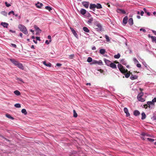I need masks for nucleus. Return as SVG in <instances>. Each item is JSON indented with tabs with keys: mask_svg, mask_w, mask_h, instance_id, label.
I'll use <instances>...</instances> for the list:
<instances>
[{
	"mask_svg": "<svg viewBox=\"0 0 156 156\" xmlns=\"http://www.w3.org/2000/svg\"><path fill=\"white\" fill-rule=\"evenodd\" d=\"M73 117H74L76 118L77 116V114L76 113V111L75 110H73Z\"/></svg>",
	"mask_w": 156,
	"mask_h": 156,
	"instance_id": "37",
	"label": "nucleus"
},
{
	"mask_svg": "<svg viewBox=\"0 0 156 156\" xmlns=\"http://www.w3.org/2000/svg\"><path fill=\"white\" fill-rule=\"evenodd\" d=\"M143 64L146 67L147 69H149V67L147 65V64L145 62H143Z\"/></svg>",
	"mask_w": 156,
	"mask_h": 156,
	"instance_id": "34",
	"label": "nucleus"
},
{
	"mask_svg": "<svg viewBox=\"0 0 156 156\" xmlns=\"http://www.w3.org/2000/svg\"><path fill=\"white\" fill-rule=\"evenodd\" d=\"M14 93L17 96H19L20 94V92L18 90L14 91Z\"/></svg>",
	"mask_w": 156,
	"mask_h": 156,
	"instance_id": "30",
	"label": "nucleus"
},
{
	"mask_svg": "<svg viewBox=\"0 0 156 156\" xmlns=\"http://www.w3.org/2000/svg\"><path fill=\"white\" fill-rule=\"evenodd\" d=\"M21 112L22 113L24 114L25 115H27V112L25 109H23L21 110Z\"/></svg>",
	"mask_w": 156,
	"mask_h": 156,
	"instance_id": "32",
	"label": "nucleus"
},
{
	"mask_svg": "<svg viewBox=\"0 0 156 156\" xmlns=\"http://www.w3.org/2000/svg\"><path fill=\"white\" fill-rule=\"evenodd\" d=\"M6 116L8 118H9V119H14V118L12 117L10 115H9V114H7L6 115Z\"/></svg>",
	"mask_w": 156,
	"mask_h": 156,
	"instance_id": "38",
	"label": "nucleus"
},
{
	"mask_svg": "<svg viewBox=\"0 0 156 156\" xmlns=\"http://www.w3.org/2000/svg\"><path fill=\"white\" fill-rule=\"evenodd\" d=\"M124 111L125 112L126 114V116H128L130 115L129 113V112L128 110L126 108H125L124 109Z\"/></svg>",
	"mask_w": 156,
	"mask_h": 156,
	"instance_id": "21",
	"label": "nucleus"
},
{
	"mask_svg": "<svg viewBox=\"0 0 156 156\" xmlns=\"http://www.w3.org/2000/svg\"><path fill=\"white\" fill-rule=\"evenodd\" d=\"M45 9L48 10L49 11H50L51 10H52V8L50 7L49 6H46L45 7Z\"/></svg>",
	"mask_w": 156,
	"mask_h": 156,
	"instance_id": "33",
	"label": "nucleus"
},
{
	"mask_svg": "<svg viewBox=\"0 0 156 156\" xmlns=\"http://www.w3.org/2000/svg\"><path fill=\"white\" fill-rule=\"evenodd\" d=\"M69 58L70 59L73 58L74 57V54H72L69 55Z\"/></svg>",
	"mask_w": 156,
	"mask_h": 156,
	"instance_id": "53",
	"label": "nucleus"
},
{
	"mask_svg": "<svg viewBox=\"0 0 156 156\" xmlns=\"http://www.w3.org/2000/svg\"><path fill=\"white\" fill-rule=\"evenodd\" d=\"M42 62L43 64L47 67H51V64L50 62H48V63H47L45 61H43Z\"/></svg>",
	"mask_w": 156,
	"mask_h": 156,
	"instance_id": "20",
	"label": "nucleus"
},
{
	"mask_svg": "<svg viewBox=\"0 0 156 156\" xmlns=\"http://www.w3.org/2000/svg\"><path fill=\"white\" fill-rule=\"evenodd\" d=\"M96 8L97 9H100L102 8L101 5L100 3H97L96 4Z\"/></svg>",
	"mask_w": 156,
	"mask_h": 156,
	"instance_id": "24",
	"label": "nucleus"
},
{
	"mask_svg": "<svg viewBox=\"0 0 156 156\" xmlns=\"http://www.w3.org/2000/svg\"><path fill=\"white\" fill-rule=\"evenodd\" d=\"M117 66L119 71L122 73L124 74L127 73L128 71L127 69H126L121 64L119 63Z\"/></svg>",
	"mask_w": 156,
	"mask_h": 156,
	"instance_id": "3",
	"label": "nucleus"
},
{
	"mask_svg": "<svg viewBox=\"0 0 156 156\" xmlns=\"http://www.w3.org/2000/svg\"><path fill=\"white\" fill-rule=\"evenodd\" d=\"M152 32L155 35H156V31L154 30H152Z\"/></svg>",
	"mask_w": 156,
	"mask_h": 156,
	"instance_id": "62",
	"label": "nucleus"
},
{
	"mask_svg": "<svg viewBox=\"0 0 156 156\" xmlns=\"http://www.w3.org/2000/svg\"><path fill=\"white\" fill-rule=\"evenodd\" d=\"M128 17L126 16H125L123 19L122 22L123 24L124 25H125L127 23L128 21Z\"/></svg>",
	"mask_w": 156,
	"mask_h": 156,
	"instance_id": "9",
	"label": "nucleus"
},
{
	"mask_svg": "<svg viewBox=\"0 0 156 156\" xmlns=\"http://www.w3.org/2000/svg\"><path fill=\"white\" fill-rule=\"evenodd\" d=\"M1 13L4 16H6L7 15V12L5 11H2Z\"/></svg>",
	"mask_w": 156,
	"mask_h": 156,
	"instance_id": "36",
	"label": "nucleus"
},
{
	"mask_svg": "<svg viewBox=\"0 0 156 156\" xmlns=\"http://www.w3.org/2000/svg\"><path fill=\"white\" fill-rule=\"evenodd\" d=\"M18 28L20 31L23 32L25 34H28V31L26 27L23 25L22 24H19L18 25Z\"/></svg>",
	"mask_w": 156,
	"mask_h": 156,
	"instance_id": "2",
	"label": "nucleus"
},
{
	"mask_svg": "<svg viewBox=\"0 0 156 156\" xmlns=\"http://www.w3.org/2000/svg\"><path fill=\"white\" fill-rule=\"evenodd\" d=\"M36 38L37 40V41H41V39H40V37H36Z\"/></svg>",
	"mask_w": 156,
	"mask_h": 156,
	"instance_id": "56",
	"label": "nucleus"
},
{
	"mask_svg": "<svg viewBox=\"0 0 156 156\" xmlns=\"http://www.w3.org/2000/svg\"><path fill=\"white\" fill-rule=\"evenodd\" d=\"M140 31H143V32L144 33H145L146 32V30L145 29H144L143 28H140Z\"/></svg>",
	"mask_w": 156,
	"mask_h": 156,
	"instance_id": "52",
	"label": "nucleus"
},
{
	"mask_svg": "<svg viewBox=\"0 0 156 156\" xmlns=\"http://www.w3.org/2000/svg\"><path fill=\"white\" fill-rule=\"evenodd\" d=\"M10 60L14 65L16 66L17 65L16 64H17L19 62L14 59L10 58Z\"/></svg>",
	"mask_w": 156,
	"mask_h": 156,
	"instance_id": "8",
	"label": "nucleus"
},
{
	"mask_svg": "<svg viewBox=\"0 0 156 156\" xmlns=\"http://www.w3.org/2000/svg\"><path fill=\"white\" fill-rule=\"evenodd\" d=\"M83 30L85 32L87 33H89V30L87 27H83Z\"/></svg>",
	"mask_w": 156,
	"mask_h": 156,
	"instance_id": "31",
	"label": "nucleus"
},
{
	"mask_svg": "<svg viewBox=\"0 0 156 156\" xmlns=\"http://www.w3.org/2000/svg\"><path fill=\"white\" fill-rule=\"evenodd\" d=\"M104 61L106 64L108 66H110V64L111 63V62L106 58L104 59Z\"/></svg>",
	"mask_w": 156,
	"mask_h": 156,
	"instance_id": "17",
	"label": "nucleus"
},
{
	"mask_svg": "<svg viewBox=\"0 0 156 156\" xmlns=\"http://www.w3.org/2000/svg\"><path fill=\"white\" fill-rule=\"evenodd\" d=\"M35 5L37 8H41L43 6V4L39 2H38Z\"/></svg>",
	"mask_w": 156,
	"mask_h": 156,
	"instance_id": "15",
	"label": "nucleus"
},
{
	"mask_svg": "<svg viewBox=\"0 0 156 156\" xmlns=\"http://www.w3.org/2000/svg\"><path fill=\"white\" fill-rule=\"evenodd\" d=\"M137 78L138 76H137L136 75H133V74H131L130 78L131 80H133L136 79Z\"/></svg>",
	"mask_w": 156,
	"mask_h": 156,
	"instance_id": "23",
	"label": "nucleus"
},
{
	"mask_svg": "<svg viewBox=\"0 0 156 156\" xmlns=\"http://www.w3.org/2000/svg\"><path fill=\"white\" fill-rule=\"evenodd\" d=\"M11 14H12L13 15H15L14 12L13 11H11L9 12L8 14L9 15H10Z\"/></svg>",
	"mask_w": 156,
	"mask_h": 156,
	"instance_id": "51",
	"label": "nucleus"
},
{
	"mask_svg": "<svg viewBox=\"0 0 156 156\" xmlns=\"http://www.w3.org/2000/svg\"><path fill=\"white\" fill-rule=\"evenodd\" d=\"M89 8L90 9L94 12L95 10L96 4H90Z\"/></svg>",
	"mask_w": 156,
	"mask_h": 156,
	"instance_id": "6",
	"label": "nucleus"
},
{
	"mask_svg": "<svg viewBox=\"0 0 156 156\" xmlns=\"http://www.w3.org/2000/svg\"><path fill=\"white\" fill-rule=\"evenodd\" d=\"M70 30H71L73 34L74 35L76 38L78 37L76 31L72 28H70Z\"/></svg>",
	"mask_w": 156,
	"mask_h": 156,
	"instance_id": "12",
	"label": "nucleus"
},
{
	"mask_svg": "<svg viewBox=\"0 0 156 156\" xmlns=\"http://www.w3.org/2000/svg\"><path fill=\"white\" fill-rule=\"evenodd\" d=\"M105 37L106 40V41L109 42L110 41V40L109 38V37L107 35H105Z\"/></svg>",
	"mask_w": 156,
	"mask_h": 156,
	"instance_id": "41",
	"label": "nucleus"
},
{
	"mask_svg": "<svg viewBox=\"0 0 156 156\" xmlns=\"http://www.w3.org/2000/svg\"><path fill=\"white\" fill-rule=\"evenodd\" d=\"M117 11L118 13H120L125 14L126 13V12L125 10H123L122 9H117Z\"/></svg>",
	"mask_w": 156,
	"mask_h": 156,
	"instance_id": "10",
	"label": "nucleus"
},
{
	"mask_svg": "<svg viewBox=\"0 0 156 156\" xmlns=\"http://www.w3.org/2000/svg\"><path fill=\"white\" fill-rule=\"evenodd\" d=\"M133 61L135 63H138L139 62L137 60L136 58H133Z\"/></svg>",
	"mask_w": 156,
	"mask_h": 156,
	"instance_id": "49",
	"label": "nucleus"
},
{
	"mask_svg": "<svg viewBox=\"0 0 156 156\" xmlns=\"http://www.w3.org/2000/svg\"><path fill=\"white\" fill-rule=\"evenodd\" d=\"M16 79L17 80H19L21 82H23V81L22 79L20 78L16 77Z\"/></svg>",
	"mask_w": 156,
	"mask_h": 156,
	"instance_id": "50",
	"label": "nucleus"
},
{
	"mask_svg": "<svg viewBox=\"0 0 156 156\" xmlns=\"http://www.w3.org/2000/svg\"><path fill=\"white\" fill-rule=\"evenodd\" d=\"M120 57V55L119 53H118L117 55L114 56V57L115 58H119Z\"/></svg>",
	"mask_w": 156,
	"mask_h": 156,
	"instance_id": "35",
	"label": "nucleus"
},
{
	"mask_svg": "<svg viewBox=\"0 0 156 156\" xmlns=\"http://www.w3.org/2000/svg\"><path fill=\"white\" fill-rule=\"evenodd\" d=\"M140 15H141V16H143V14H144V12L142 11L141 12H140Z\"/></svg>",
	"mask_w": 156,
	"mask_h": 156,
	"instance_id": "63",
	"label": "nucleus"
},
{
	"mask_svg": "<svg viewBox=\"0 0 156 156\" xmlns=\"http://www.w3.org/2000/svg\"><path fill=\"white\" fill-rule=\"evenodd\" d=\"M56 65L57 66H60L62 65V64L61 63H58L56 64Z\"/></svg>",
	"mask_w": 156,
	"mask_h": 156,
	"instance_id": "60",
	"label": "nucleus"
},
{
	"mask_svg": "<svg viewBox=\"0 0 156 156\" xmlns=\"http://www.w3.org/2000/svg\"><path fill=\"white\" fill-rule=\"evenodd\" d=\"M87 61L88 62H90L92 61V58L90 57H89L88 58Z\"/></svg>",
	"mask_w": 156,
	"mask_h": 156,
	"instance_id": "39",
	"label": "nucleus"
},
{
	"mask_svg": "<svg viewBox=\"0 0 156 156\" xmlns=\"http://www.w3.org/2000/svg\"><path fill=\"white\" fill-rule=\"evenodd\" d=\"M1 25L3 26V27L4 28H7L8 26L9 25V24L5 22H2L1 23Z\"/></svg>",
	"mask_w": 156,
	"mask_h": 156,
	"instance_id": "14",
	"label": "nucleus"
},
{
	"mask_svg": "<svg viewBox=\"0 0 156 156\" xmlns=\"http://www.w3.org/2000/svg\"><path fill=\"white\" fill-rule=\"evenodd\" d=\"M97 62V64L99 65H102L103 64H102V62L101 60H100L99 61H98V62Z\"/></svg>",
	"mask_w": 156,
	"mask_h": 156,
	"instance_id": "44",
	"label": "nucleus"
},
{
	"mask_svg": "<svg viewBox=\"0 0 156 156\" xmlns=\"http://www.w3.org/2000/svg\"><path fill=\"white\" fill-rule=\"evenodd\" d=\"M148 36L149 38H151L153 42L156 43V37L151 36L150 34H148Z\"/></svg>",
	"mask_w": 156,
	"mask_h": 156,
	"instance_id": "7",
	"label": "nucleus"
},
{
	"mask_svg": "<svg viewBox=\"0 0 156 156\" xmlns=\"http://www.w3.org/2000/svg\"><path fill=\"white\" fill-rule=\"evenodd\" d=\"M138 101H141L142 102H144L145 101V99L144 98H137Z\"/></svg>",
	"mask_w": 156,
	"mask_h": 156,
	"instance_id": "40",
	"label": "nucleus"
},
{
	"mask_svg": "<svg viewBox=\"0 0 156 156\" xmlns=\"http://www.w3.org/2000/svg\"><path fill=\"white\" fill-rule=\"evenodd\" d=\"M140 114V112L137 110H135L133 112L134 115L136 116L139 115Z\"/></svg>",
	"mask_w": 156,
	"mask_h": 156,
	"instance_id": "25",
	"label": "nucleus"
},
{
	"mask_svg": "<svg viewBox=\"0 0 156 156\" xmlns=\"http://www.w3.org/2000/svg\"><path fill=\"white\" fill-rule=\"evenodd\" d=\"M120 62L122 64L125 66H126L127 63L126 61L124 59H122L121 60Z\"/></svg>",
	"mask_w": 156,
	"mask_h": 156,
	"instance_id": "27",
	"label": "nucleus"
},
{
	"mask_svg": "<svg viewBox=\"0 0 156 156\" xmlns=\"http://www.w3.org/2000/svg\"><path fill=\"white\" fill-rule=\"evenodd\" d=\"M111 67L113 69H116L117 66L114 63L111 62L110 64V66H109Z\"/></svg>",
	"mask_w": 156,
	"mask_h": 156,
	"instance_id": "22",
	"label": "nucleus"
},
{
	"mask_svg": "<svg viewBox=\"0 0 156 156\" xmlns=\"http://www.w3.org/2000/svg\"><path fill=\"white\" fill-rule=\"evenodd\" d=\"M99 52L100 54L103 55L105 53L106 51L105 49H101L100 50Z\"/></svg>",
	"mask_w": 156,
	"mask_h": 156,
	"instance_id": "28",
	"label": "nucleus"
},
{
	"mask_svg": "<svg viewBox=\"0 0 156 156\" xmlns=\"http://www.w3.org/2000/svg\"><path fill=\"white\" fill-rule=\"evenodd\" d=\"M96 49V48L95 46H94L92 47V49L93 50H95Z\"/></svg>",
	"mask_w": 156,
	"mask_h": 156,
	"instance_id": "64",
	"label": "nucleus"
},
{
	"mask_svg": "<svg viewBox=\"0 0 156 156\" xmlns=\"http://www.w3.org/2000/svg\"><path fill=\"white\" fill-rule=\"evenodd\" d=\"M147 139L151 142H152L154 141V139L150 138H147Z\"/></svg>",
	"mask_w": 156,
	"mask_h": 156,
	"instance_id": "45",
	"label": "nucleus"
},
{
	"mask_svg": "<svg viewBox=\"0 0 156 156\" xmlns=\"http://www.w3.org/2000/svg\"><path fill=\"white\" fill-rule=\"evenodd\" d=\"M51 40H50L49 41L48 40H47L45 41V43L47 44H48L50 42H51Z\"/></svg>",
	"mask_w": 156,
	"mask_h": 156,
	"instance_id": "48",
	"label": "nucleus"
},
{
	"mask_svg": "<svg viewBox=\"0 0 156 156\" xmlns=\"http://www.w3.org/2000/svg\"><path fill=\"white\" fill-rule=\"evenodd\" d=\"M94 19L93 17H91L90 19H89L88 20L87 22V23L89 24H91L92 22L93 21Z\"/></svg>",
	"mask_w": 156,
	"mask_h": 156,
	"instance_id": "26",
	"label": "nucleus"
},
{
	"mask_svg": "<svg viewBox=\"0 0 156 156\" xmlns=\"http://www.w3.org/2000/svg\"><path fill=\"white\" fill-rule=\"evenodd\" d=\"M148 107V106L147 104L144 105H143V108H147Z\"/></svg>",
	"mask_w": 156,
	"mask_h": 156,
	"instance_id": "54",
	"label": "nucleus"
},
{
	"mask_svg": "<svg viewBox=\"0 0 156 156\" xmlns=\"http://www.w3.org/2000/svg\"><path fill=\"white\" fill-rule=\"evenodd\" d=\"M141 138L142 140H145L146 139H147V137H146V136L142 137Z\"/></svg>",
	"mask_w": 156,
	"mask_h": 156,
	"instance_id": "61",
	"label": "nucleus"
},
{
	"mask_svg": "<svg viewBox=\"0 0 156 156\" xmlns=\"http://www.w3.org/2000/svg\"><path fill=\"white\" fill-rule=\"evenodd\" d=\"M147 135V133H142L141 134V135L144 136H146V135Z\"/></svg>",
	"mask_w": 156,
	"mask_h": 156,
	"instance_id": "57",
	"label": "nucleus"
},
{
	"mask_svg": "<svg viewBox=\"0 0 156 156\" xmlns=\"http://www.w3.org/2000/svg\"><path fill=\"white\" fill-rule=\"evenodd\" d=\"M86 13V16L87 17H90L91 16V14L88 12H87V13Z\"/></svg>",
	"mask_w": 156,
	"mask_h": 156,
	"instance_id": "47",
	"label": "nucleus"
},
{
	"mask_svg": "<svg viewBox=\"0 0 156 156\" xmlns=\"http://www.w3.org/2000/svg\"><path fill=\"white\" fill-rule=\"evenodd\" d=\"M136 66L138 68H140L141 67V65L140 64L138 63L136 65Z\"/></svg>",
	"mask_w": 156,
	"mask_h": 156,
	"instance_id": "59",
	"label": "nucleus"
},
{
	"mask_svg": "<svg viewBox=\"0 0 156 156\" xmlns=\"http://www.w3.org/2000/svg\"><path fill=\"white\" fill-rule=\"evenodd\" d=\"M14 106L15 107L17 108H20L21 107V105L20 104L17 103L15 104L14 105Z\"/></svg>",
	"mask_w": 156,
	"mask_h": 156,
	"instance_id": "43",
	"label": "nucleus"
},
{
	"mask_svg": "<svg viewBox=\"0 0 156 156\" xmlns=\"http://www.w3.org/2000/svg\"><path fill=\"white\" fill-rule=\"evenodd\" d=\"M16 65H17L16 66H17L19 68L21 69H23L24 67L23 66V64L22 63L19 62Z\"/></svg>",
	"mask_w": 156,
	"mask_h": 156,
	"instance_id": "13",
	"label": "nucleus"
},
{
	"mask_svg": "<svg viewBox=\"0 0 156 156\" xmlns=\"http://www.w3.org/2000/svg\"><path fill=\"white\" fill-rule=\"evenodd\" d=\"M129 24L131 26H132L133 23V20L132 18H130L128 21Z\"/></svg>",
	"mask_w": 156,
	"mask_h": 156,
	"instance_id": "19",
	"label": "nucleus"
},
{
	"mask_svg": "<svg viewBox=\"0 0 156 156\" xmlns=\"http://www.w3.org/2000/svg\"><path fill=\"white\" fill-rule=\"evenodd\" d=\"M156 102V98H154L152 101H148L147 102V104L148 105V107L149 108H151L152 106L154 107V102Z\"/></svg>",
	"mask_w": 156,
	"mask_h": 156,
	"instance_id": "4",
	"label": "nucleus"
},
{
	"mask_svg": "<svg viewBox=\"0 0 156 156\" xmlns=\"http://www.w3.org/2000/svg\"><path fill=\"white\" fill-rule=\"evenodd\" d=\"M82 5L86 8L87 9L88 8L89 2H88L83 1L82 2Z\"/></svg>",
	"mask_w": 156,
	"mask_h": 156,
	"instance_id": "5",
	"label": "nucleus"
},
{
	"mask_svg": "<svg viewBox=\"0 0 156 156\" xmlns=\"http://www.w3.org/2000/svg\"><path fill=\"white\" fill-rule=\"evenodd\" d=\"M130 72H129V73H126L125 75V76L126 78H128L130 76Z\"/></svg>",
	"mask_w": 156,
	"mask_h": 156,
	"instance_id": "42",
	"label": "nucleus"
},
{
	"mask_svg": "<svg viewBox=\"0 0 156 156\" xmlns=\"http://www.w3.org/2000/svg\"><path fill=\"white\" fill-rule=\"evenodd\" d=\"M141 115H142L141 119L142 120H144L146 118V115L144 112H142L141 113Z\"/></svg>",
	"mask_w": 156,
	"mask_h": 156,
	"instance_id": "29",
	"label": "nucleus"
},
{
	"mask_svg": "<svg viewBox=\"0 0 156 156\" xmlns=\"http://www.w3.org/2000/svg\"><path fill=\"white\" fill-rule=\"evenodd\" d=\"M94 27L98 31H101L103 30L101 24L98 22L94 20Z\"/></svg>",
	"mask_w": 156,
	"mask_h": 156,
	"instance_id": "1",
	"label": "nucleus"
},
{
	"mask_svg": "<svg viewBox=\"0 0 156 156\" xmlns=\"http://www.w3.org/2000/svg\"><path fill=\"white\" fill-rule=\"evenodd\" d=\"M11 46L14 48H16V45L15 44H11Z\"/></svg>",
	"mask_w": 156,
	"mask_h": 156,
	"instance_id": "55",
	"label": "nucleus"
},
{
	"mask_svg": "<svg viewBox=\"0 0 156 156\" xmlns=\"http://www.w3.org/2000/svg\"><path fill=\"white\" fill-rule=\"evenodd\" d=\"M87 11L84 9H81L80 11V13L83 15H84L86 14L87 13Z\"/></svg>",
	"mask_w": 156,
	"mask_h": 156,
	"instance_id": "16",
	"label": "nucleus"
},
{
	"mask_svg": "<svg viewBox=\"0 0 156 156\" xmlns=\"http://www.w3.org/2000/svg\"><path fill=\"white\" fill-rule=\"evenodd\" d=\"M5 5L7 7H9L11 5L9 3H7V2H5Z\"/></svg>",
	"mask_w": 156,
	"mask_h": 156,
	"instance_id": "46",
	"label": "nucleus"
},
{
	"mask_svg": "<svg viewBox=\"0 0 156 156\" xmlns=\"http://www.w3.org/2000/svg\"><path fill=\"white\" fill-rule=\"evenodd\" d=\"M9 31L11 32H12V33H15L16 31L15 30H9Z\"/></svg>",
	"mask_w": 156,
	"mask_h": 156,
	"instance_id": "58",
	"label": "nucleus"
},
{
	"mask_svg": "<svg viewBox=\"0 0 156 156\" xmlns=\"http://www.w3.org/2000/svg\"><path fill=\"white\" fill-rule=\"evenodd\" d=\"M140 90L142 91L143 90V89L140 88ZM144 93L143 92H141L138 95L137 98H141L142 97Z\"/></svg>",
	"mask_w": 156,
	"mask_h": 156,
	"instance_id": "18",
	"label": "nucleus"
},
{
	"mask_svg": "<svg viewBox=\"0 0 156 156\" xmlns=\"http://www.w3.org/2000/svg\"><path fill=\"white\" fill-rule=\"evenodd\" d=\"M34 27L35 30L37 32V33H41V30L36 25H34Z\"/></svg>",
	"mask_w": 156,
	"mask_h": 156,
	"instance_id": "11",
	"label": "nucleus"
}]
</instances>
